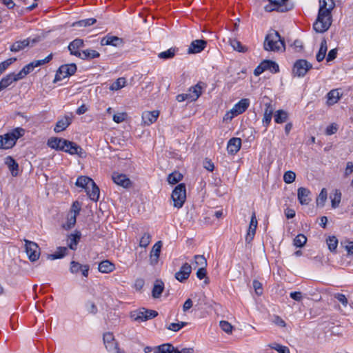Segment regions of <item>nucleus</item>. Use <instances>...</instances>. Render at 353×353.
Listing matches in <instances>:
<instances>
[{
  "label": "nucleus",
  "instance_id": "1",
  "mask_svg": "<svg viewBox=\"0 0 353 353\" xmlns=\"http://www.w3.org/2000/svg\"><path fill=\"white\" fill-rule=\"evenodd\" d=\"M328 3L319 5V13L316 21L313 23V29L316 32L323 33L330 27L332 22V10L335 7V3L327 0Z\"/></svg>",
  "mask_w": 353,
  "mask_h": 353
},
{
  "label": "nucleus",
  "instance_id": "2",
  "mask_svg": "<svg viewBox=\"0 0 353 353\" xmlns=\"http://www.w3.org/2000/svg\"><path fill=\"white\" fill-rule=\"evenodd\" d=\"M25 134V130L22 128H16L8 133L0 135V149L8 150L12 148L17 141Z\"/></svg>",
  "mask_w": 353,
  "mask_h": 353
},
{
  "label": "nucleus",
  "instance_id": "3",
  "mask_svg": "<svg viewBox=\"0 0 353 353\" xmlns=\"http://www.w3.org/2000/svg\"><path fill=\"white\" fill-rule=\"evenodd\" d=\"M263 48L266 51H279L281 48L285 49V43L279 33L276 30H273L265 36Z\"/></svg>",
  "mask_w": 353,
  "mask_h": 353
},
{
  "label": "nucleus",
  "instance_id": "4",
  "mask_svg": "<svg viewBox=\"0 0 353 353\" xmlns=\"http://www.w3.org/2000/svg\"><path fill=\"white\" fill-rule=\"evenodd\" d=\"M173 205L178 209L182 208L186 200V188L184 183H180L175 187L171 195Z\"/></svg>",
  "mask_w": 353,
  "mask_h": 353
},
{
  "label": "nucleus",
  "instance_id": "5",
  "mask_svg": "<svg viewBox=\"0 0 353 353\" xmlns=\"http://www.w3.org/2000/svg\"><path fill=\"white\" fill-rule=\"evenodd\" d=\"M76 70L77 66L74 63L61 65L56 73L54 83L61 81L62 79L74 74Z\"/></svg>",
  "mask_w": 353,
  "mask_h": 353
},
{
  "label": "nucleus",
  "instance_id": "6",
  "mask_svg": "<svg viewBox=\"0 0 353 353\" xmlns=\"http://www.w3.org/2000/svg\"><path fill=\"white\" fill-rule=\"evenodd\" d=\"M103 343L106 350L110 353H123L119 348L118 343L114 339L113 334L111 332H106L103 334Z\"/></svg>",
  "mask_w": 353,
  "mask_h": 353
},
{
  "label": "nucleus",
  "instance_id": "7",
  "mask_svg": "<svg viewBox=\"0 0 353 353\" xmlns=\"http://www.w3.org/2000/svg\"><path fill=\"white\" fill-rule=\"evenodd\" d=\"M157 315L158 312L155 310L143 308L142 310L138 312H134L132 314L131 317L135 321H145L156 317Z\"/></svg>",
  "mask_w": 353,
  "mask_h": 353
},
{
  "label": "nucleus",
  "instance_id": "8",
  "mask_svg": "<svg viewBox=\"0 0 353 353\" xmlns=\"http://www.w3.org/2000/svg\"><path fill=\"white\" fill-rule=\"evenodd\" d=\"M26 252L31 261H36L40 256V251L38 245L28 240H25Z\"/></svg>",
  "mask_w": 353,
  "mask_h": 353
},
{
  "label": "nucleus",
  "instance_id": "9",
  "mask_svg": "<svg viewBox=\"0 0 353 353\" xmlns=\"http://www.w3.org/2000/svg\"><path fill=\"white\" fill-rule=\"evenodd\" d=\"M308 70L307 61L305 59H299L294 63L292 73L295 77H302L307 74Z\"/></svg>",
  "mask_w": 353,
  "mask_h": 353
},
{
  "label": "nucleus",
  "instance_id": "10",
  "mask_svg": "<svg viewBox=\"0 0 353 353\" xmlns=\"http://www.w3.org/2000/svg\"><path fill=\"white\" fill-rule=\"evenodd\" d=\"M67 142L68 143L64 145V149L62 151L72 155L77 154L81 158L85 157V152L79 145L68 140H67Z\"/></svg>",
  "mask_w": 353,
  "mask_h": 353
},
{
  "label": "nucleus",
  "instance_id": "11",
  "mask_svg": "<svg viewBox=\"0 0 353 353\" xmlns=\"http://www.w3.org/2000/svg\"><path fill=\"white\" fill-rule=\"evenodd\" d=\"M112 179L114 183L124 188H130L132 187V183L125 174L114 172Z\"/></svg>",
  "mask_w": 353,
  "mask_h": 353
},
{
  "label": "nucleus",
  "instance_id": "12",
  "mask_svg": "<svg viewBox=\"0 0 353 353\" xmlns=\"http://www.w3.org/2000/svg\"><path fill=\"white\" fill-rule=\"evenodd\" d=\"M204 87V83L199 82L195 85L190 88L188 92V94H189V102L196 101L201 95Z\"/></svg>",
  "mask_w": 353,
  "mask_h": 353
},
{
  "label": "nucleus",
  "instance_id": "13",
  "mask_svg": "<svg viewBox=\"0 0 353 353\" xmlns=\"http://www.w3.org/2000/svg\"><path fill=\"white\" fill-rule=\"evenodd\" d=\"M191 272V265L188 263H185L181 267L180 270L175 273L174 277L179 282H183L189 278Z\"/></svg>",
  "mask_w": 353,
  "mask_h": 353
},
{
  "label": "nucleus",
  "instance_id": "14",
  "mask_svg": "<svg viewBox=\"0 0 353 353\" xmlns=\"http://www.w3.org/2000/svg\"><path fill=\"white\" fill-rule=\"evenodd\" d=\"M257 219L256 217L255 212H252L251 220L249 225V228L248 230L247 234L245 236V241L248 243H250L254 239V236L256 233V230L257 228Z\"/></svg>",
  "mask_w": 353,
  "mask_h": 353
},
{
  "label": "nucleus",
  "instance_id": "15",
  "mask_svg": "<svg viewBox=\"0 0 353 353\" xmlns=\"http://www.w3.org/2000/svg\"><path fill=\"white\" fill-rule=\"evenodd\" d=\"M159 116V110L145 111L142 113V121L143 125H150L154 123Z\"/></svg>",
  "mask_w": 353,
  "mask_h": 353
},
{
  "label": "nucleus",
  "instance_id": "16",
  "mask_svg": "<svg viewBox=\"0 0 353 353\" xmlns=\"http://www.w3.org/2000/svg\"><path fill=\"white\" fill-rule=\"evenodd\" d=\"M207 41L203 39H196L191 42L188 50V54H196L201 52L205 49Z\"/></svg>",
  "mask_w": 353,
  "mask_h": 353
},
{
  "label": "nucleus",
  "instance_id": "17",
  "mask_svg": "<svg viewBox=\"0 0 353 353\" xmlns=\"http://www.w3.org/2000/svg\"><path fill=\"white\" fill-rule=\"evenodd\" d=\"M162 247V242L157 241L152 247L150 254V262L152 265H156L159 262V258Z\"/></svg>",
  "mask_w": 353,
  "mask_h": 353
},
{
  "label": "nucleus",
  "instance_id": "18",
  "mask_svg": "<svg viewBox=\"0 0 353 353\" xmlns=\"http://www.w3.org/2000/svg\"><path fill=\"white\" fill-rule=\"evenodd\" d=\"M67 140L58 138V137H51L48 140V145L56 150L62 151L64 149V145L67 143Z\"/></svg>",
  "mask_w": 353,
  "mask_h": 353
},
{
  "label": "nucleus",
  "instance_id": "19",
  "mask_svg": "<svg viewBox=\"0 0 353 353\" xmlns=\"http://www.w3.org/2000/svg\"><path fill=\"white\" fill-rule=\"evenodd\" d=\"M123 44V39L117 36L107 35L101 40V46H119Z\"/></svg>",
  "mask_w": 353,
  "mask_h": 353
},
{
  "label": "nucleus",
  "instance_id": "20",
  "mask_svg": "<svg viewBox=\"0 0 353 353\" xmlns=\"http://www.w3.org/2000/svg\"><path fill=\"white\" fill-rule=\"evenodd\" d=\"M84 42L81 39H76L72 41L68 46V50L71 54L75 55L76 57H81V52L79 49L83 46Z\"/></svg>",
  "mask_w": 353,
  "mask_h": 353
},
{
  "label": "nucleus",
  "instance_id": "21",
  "mask_svg": "<svg viewBox=\"0 0 353 353\" xmlns=\"http://www.w3.org/2000/svg\"><path fill=\"white\" fill-rule=\"evenodd\" d=\"M72 119L69 116H64L60 119L55 125L54 130L55 132H60L65 130L71 123Z\"/></svg>",
  "mask_w": 353,
  "mask_h": 353
},
{
  "label": "nucleus",
  "instance_id": "22",
  "mask_svg": "<svg viewBox=\"0 0 353 353\" xmlns=\"http://www.w3.org/2000/svg\"><path fill=\"white\" fill-rule=\"evenodd\" d=\"M241 139L240 138H232L228 143L227 150L231 154H236L241 148Z\"/></svg>",
  "mask_w": 353,
  "mask_h": 353
},
{
  "label": "nucleus",
  "instance_id": "23",
  "mask_svg": "<svg viewBox=\"0 0 353 353\" xmlns=\"http://www.w3.org/2000/svg\"><path fill=\"white\" fill-rule=\"evenodd\" d=\"M5 164L8 166L13 176H17L18 175L19 165L12 157L8 156L5 158Z\"/></svg>",
  "mask_w": 353,
  "mask_h": 353
},
{
  "label": "nucleus",
  "instance_id": "24",
  "mask_svg": "<svg viewBox=\"0 0 353 353\" xmlns=\"http://www.w3.org/2000/svg\"><path fill=\"white\" fill-rule=\"evenodd\" d=\"M249 105L250 101L248 99H242L232 109L234 110V114L239 115L244 112L249 107Z\"/></svg>",
  "mask_w": 353,
  "mask_h": 353
},
{
  "label": "nucleus",
  "instance_id": "25",
  "mask_svg": "<svg viewBox=\"0 0 353 353\" xmlns=\"http://www.w3.org/2000/svg\"><path fill=\"white\" fill-rule=\"evenodd\" d=\"M87 194L89 198L94 201H97L99 198V188L96 185V183L93 181V183L90 185V188L86 190Z\"/></svg>",
  "mask_w": 353,
  "mask_h": 353
},
{
  "label": "nucleus",
  "instance_id": "26",
  "mask_svg": "<svg viewBox=\"0 0 353 353\" xmlns=\"http://www.w3.org/2000/svg\"><path fill=\"white\" fill-rule=\"evenodd\" d=\"M341 97V94L338 89L332 90L327 94V103L332 105L338 102Z\"/></svg>",
  "mask_w": 353,
  "mask_h": 353
},
{
  "label": "nucleus",
  "instance_id": "27",
  "mask_svg": "<svg viewBox=\"0 0 353 353\" xmlns=\"http://www.w3.org/2000/svg\"><path fill=\"white\" fill-rule=\"evenodd\" d=\"M114 264H113L108 260L101 261L98 266L99 271L105 274L112 272L114 270Z\"/></svg>",
  "mask_w": 353,
  "mask_h": 353
},
{
  "label": "nucleus",
  "instance_id": "28",
  "mask_svg": "<svg viewBox=\"0 0 353 353\" xmlns=\"http://www.w3.org/2000/svg\"><path fill=\"white\" fill-rule=\"evenodd\" d=\"M341 192L339 190L335 189L330 194V199L331 200V205L332 208H336L339 206L341 201Z\"/></svg>",
  "mask_w": 353,
  "mask_h": 353
},
{
  "label": "nucleus",
  "instance_id": "29",
  "mask_svg": "<svg viewBox=\"0 0 353 353\" xmlns=\"http://www.w3.org/2000/svg\"><path fill=\"white\" fill-rule=\"evenodd\" d=\"M93 181H94L88 176H81L77 179L75 185L77 187L83 188L86 190L90 188V185L93 183Z\"/></svg>",
  "mask_w": 353,
  "mask_h": 353
},
{
  "label": "nucleus",
  "instance_id": "30",
  "mask_svg": "<svg viewBox=\"0 0 353 353\" xmlns=\"http://www.w3.org/2000/svg\"><path fill=\"white\" fill-rule=\"evenodd\" d=\"M81 234L79 231H76L70 234L68 239V245L71 250H76V246L81 239Z\"/></svg>",
  "mask_w": 353,
  "mask_h": 353
},
{
  "label": "nucleus",
  "instance_id": "31",
  "mask_svg": "<svg viewBox=\"0 0 353 353\" xmlns=\"http://www.w3.org/2000/svg\"><path fill=\"white\" fill-rule=\"evenodd\" d=\"M164 289V283L161 280H156L152 291L153 298L157 299L160 297Z\"/></svg>",
  "mask_w": 353,
  "mask_h": 353
},
{
  "label": "nucleus",
  "instance_id": "32",
  "mask_svg": "<svg viewBox=\"0 0 353 353\" xmlns=\"http://www.w3.org/2000/svg\"><path fill=\"white\" fill-rule=\"evenodd\" d=\"M265 105L266 108L263 114V123L267 127L271 121L274 108L270 103H267Z\"/></svg>",
  "mask_w": 353,
  "mask_h": 353
},
{
  "label": "nucleus",
  "instance_id": "33",
  "mask_svg": "<svg viewBox=\"0 0 353 353\" xmlns=\"http://www.w3.org/2000/svg\"><path fill=\"white\" fill-rule=\"evenodd\" d=\"M30 44V39H26L23 41H18L14 43L11 47L10 50L14 52H19L20 50H23L26 47L28 46Z\"/></svg>",
  "mask_w": 353,
  "mask_h": 353
},
{
  "label": "nucleus",
  "instance_id": "34",
  "mask_svg": "<svg viewBox=\"0 0 353 353\" xmlns=\"http://www.w3.org/2000/svg\"><path fill=\"white\" fill-rule=\"evenodd\" d=\"M327 50V41L325 39L321 41V46L318 53L316 54V60L320 62L323 61L325 57Z\"/></svg>",
  "mask_w": 353,
  "mask_h": 353
},
{
  "label": "nucleus",
  "instance_id": "35",
  "mask_svg": "<svg viewBox=\"0 0 353 353\" xmlns=\"http://www.w3.org/2000/svg\"><path fill=\"white\" fill-rule=\"evenodd\" d=\"M298 200L301 205H307L308 191L305 188H299L297 192Z\"/></svg>",
  "mask_w": 353,
  "mask_h": 353
},
{
  "label": "nucleus",
  "instance_id": "36",
  "mask_svg": "<svg viewBox=\"0 0 353 353\" xmlns=\"http://www.w3.org/2000/svg\"><path fill=\"white\" fill-rule=\"evenodd\" d=\"M99 56V52L92 49H87L81 52V57H79L82 59H92L98 58Z\"/></svg>",
  "mask_w": 353,
  "mask_h": 353
},
{
  "label": "nucleus",
  "instance_id": "37",
  "mask_svg": "<svg viewBox=\"0 0 353 353\" xmlns=\"http://www.w3.org/2000/svg\"><path fill=\"white\" fill-rule=\"evenodd\" d=\"M288 117V114L287 112L283 110H279L275 112L274 121L277 123H283L287 121Z\"/></svg>",
  "mask_w": 353,
  "mask_h": 353
},
{
  "label": "nucleus",
  "instance_id": "38",
  "mask_svg": "<svg viewBox=\"0 0 353 353\" xmlns=\"http://www.w3.org/2000/svg\"><path fill=\"white\" fill-rule=\"evenodd\" d=\"M125 84L126 80L125 78H119L110 86V90L112 91L119 90L125 87Z\"/></svg>",
  "mask_w": 353,
  "mask_h": 353
},
{
  "label": "nucleus",
  "instance_id": "39",
  "mask_svg": "<svg viewBox=\"0 0 353 353\" xmlns=\"http://www.w3.org/2000/svg\"><path fill=\"white\" fill-rule=\"evenodd\" d=\"M14 81V79L12 77V74L10 73L4 77L0 81V92L8 87Z\"/></svg>",
  "mask_w": 353,
  "mask_h": 353
},
{
  "label": "nucleus",
  "instance_id": "40",
  "mask_svg": "<svg viewBox=\"0 0 353 353\" xmlns=\"http://www.w3.org/2000/svg\"><path fill=\"white\" fill-rule=\"evenodd\" d=\"M262 62L266 63L265 70H269L272 73H276L279 71V65L276 62L270 60H264Z\"/></svg>",
  "mask_w": 353,
  "mask_h": 353
},
{
  "label": "nucleus",
  "instance_id": "41",
  "mask_svg": "<svg viewBox=\"0 0 353 353\" xmlns=\"http://www.w3.org/2000/svg\"><path fill=\"white\" fill-rule=\"evenodd\" d=\"M183 179V175L179 172H173L168 176V181L170 184L174 185L179 183Z\"/></svg>",
  "mask_w": 353,
  "mask_h": 353
},
{
  "label": "nucleus",
  "instance_id": "42",
  "mask_svg": "<svg viewBox=\"0 0 353 353\" xmlns=\"http://www.w3.org/2000/svg\"><path fill=\"white\" fill-rule=\"evenodd\" d=\"M67 248L59 247L57 248V251L54 254L48 255V258L52 260L61 259L65 256Z\"/></svg>",
  "mask_w": 353,
  "mask_h": 353
},
{
  "label": "nucleus",
  "instance_id": "43",
  "mask_svg": "<svg viewBox=\"0 0 353 353\" xmlns=\"http://www.w3.org/2000/svg\"><path fill=\"white\" fill-rule=\"evenodd\" d=\"M230 43L234 50L240 52H245L248 50V48L243 46L241 43L236 39H232Z\"/></svg>",
  "mask_w": 353,
  "mask_h": 353
},
{
  "label": "nucleus",
  "instance_id": "44",
  "mask_svg": "<svg viewBox=\"0 0 353 353\" xmlns=\"http://www.w3.org/2000/svg\"><path fill=\"white\" fill-rule=\"evenodd\" d=\"M96 21L97 20L94 18L87 19L73 23L72 26L87 27L94 24Z\"/></svg>",
  "mask_w": 353,
  "mask_h": 353
},
{
  "label": "nucleus",
  "instance_id": "45",
  "mask_svg": "<svg viewBox=\"0 0 353 353\" xmlns=\"http://www.w3.org/2000/svg\"><path fill=\"white\" fill-rule=\"evenodd\" d=\"M175 348L170 344L166 343L158 347V350L154 353H174Z\"/></svg>",
  "mask_w": 353,
  "mask_h": 353
},
{
  "label": "nucleus",
  "instance_id": "46",
  "mask_svg": "<svg viewBox=\"0 0 353 353\" xmlns=\"http://www.w3.org/2000/svg\"><path fill=\"white\" fill-rule=\"evenodd\" d=\"M327 198V192L325 188H323L316 199L318 206H323Z\"/></svg>",
  "mask_w": 353,
  "mask_h": 353
},
{
  "label": "nucleus",
  "instance_id": "47",
  "mask_svg": "<svg viewBox=\"0 0 353 353\" xmlns=\"http://www.w3.org/2000/svg\"><path fill=\"white\" fill-rule=\"evenodd\" d=\"M268 346L271 349L277 351L279 353H290V350L288 347L281 345L276 343H270Z\"/></svg>",
  "mask_w": 353,
  "mask_h": 353
},
{
  "label": "nucleus",
  "instance_id": "48",
  "mask_svg": "<svg viewBox=\"0 0 353 353\" xmlns=\"http://www.w3.org/2000/svg\"><path fill=\"white\" fill-rule=\"evenodd\" d=\"M327 245L328 246L329 250L331 252H334L336 250L338 245V239L336 236H329L326 240Z\"/></svg>",
  "mask_w": 353,
  "mask_h": 353
},
{
  "label": "nucleus",
  "instance_id": "49",
  "mask_svg": "<svg viewBox=\"0 0 353 353\" xmlns=\"http://www.w3.org/2000/svg\"><path fill=\"white\" fill-rule=\"evenodd\" d=\"M307 237L302 234H298L294 239V245L296 247H302L307 243Z\"/></svg>",
  "mask_w": 353,
  "mask_h": 353
},
{
  "label": "nucleus",
  "instance_id": "50",
  "mask_svg": "<svg viewBox=\"0 0 353 353\" xmlns=\"http://www.w3.org/2000/svg\"><path fill=\"white\" fill-rule=\"evenodd\" d=\"M151 235L148 232H145L140 239L139 246L146 248L150 243Z\"/></svg>",
  "mask_w": 353,
  "mask_h": 353
},
{
  "label": "nucleus",
  "instance_id": "51",
  "mask_svg": "<svg viewBox=\"0 0 353 353\" xmlns=\"http://www.w3.org/2000/svg\"><path fill=\"white\" fill-rule=\"evenodd\" d=\"M176 52L175 48H171L166 51L162 52L159 54L158 57L160 59H167L172 58Z\"/></svg>",
  "mask_w": 353,
  "mask_h": 353
},
{
  "label": "nucleus",
  "instance_id": "52",
  "mask_svg": "<svg viewBox=\"0 0 353 353\" xmlns=\"http://www.w3.org/2000/svg\"><path fill=\"white\" fill-rule=\"evenodd\" d=\"M296 179V174L293 171H287L284 173L283 180L286 183H292Z\"/></svg>",
  "mask_w": 353,
  "mask_h": 353
},
{
  "label": "nucleus",
  "instance_id": "53",
  "mask_svg": "<svg viewBox=\"0 0 353 353\" xmlns=\"http://www.w3.org/2000/svg\"><path fill=\"white\" fill-rule=\"evenodd\" d=\"M194 263L196 265L201 266V268H205L207 265V261L203 255H195Z\"/></svg>",
  "mask_w": 353,
  "mask_h": 353
},
{
  "label": "nucleus",
  "instance_id": "54",
  "mask_svg": "<svg viewBox=\"0 0 353 353\" xmlns=\"http://www.w3.org/2000/svg\"><path fill=\"white\" fill-rule=\"evenodd\" d=\"M17 60L16 58H10L0 63V74H2L7 68Z\"/></svg>",
  "mask_w": 353,
  "mask_h": 353
},
{
  "label": "nucleus",
  "instance_id": "55",
  "mask_svg": "<svg viewBox=\"0 0 353 353\" xmlns=\"http://www.w3.org/2000/svg\"><path fill=\"white\" fill-rule=\"evenodd\" d=\"M187 324L186 322L172 323L168 327V329L174 332H177Z\"/></svg>",
  "mask_w": 353,
  "mask_h": 353
},
{
  "label": "nucleus",
  "instance_id": "56",
  "mask_svg": "<svg viewBox=\"0 0 353 353\" xmlns=\"http://www.w3.org/2000/svg\"><path fill=\"white\" fill-rule=\"evenodd\" d=\"M334 299H336L339 302H340L343 306L346 307L348 304V301L346 296L341 293H336L334 295Z\"/></svg>",
  "mask_w": 353,
  "mask_h": 353
},
{
  "label": "nucleus",
  "instance_id": "57",
  "mask_svg": "<svg viewBox=\"0 0 353 353\" xmlns=\"http://www.w3.org/2000/svg\"><path fill=\"white\" fill-rule=\"evenodd\" d=\"M127 113L126 112H121L117 114L113 115V121L117 123H120L123 122L127 119Z\"/></svg>",
  "mask_w": 353,
  "mask_h": 353
},
{
  "label": "nucleus",
  "instance_id": "58",
  "mask_svg": "<svg viewBox=\"0 0 353 353\" xmlns=\"http://www.w3.org/2000/svg\"><path fill=\"white\" fill-rule=\"evenodd\" d=\"M52 54H50L48 56H47L45 59L32 61V63L33 64L34 68H36V67H38V66H40L41 65L48 63L52 59Z\"/></svg>",
  "mask_w": 353,
  "mask_h": 353
},
{
  "label": "nucleus",
  "instance_id": "59",
  "mask_svg": "<svg viewBox=\"0 0 353 353\" xmlns=\"http://www.w3.org/2000/svg\"><path fill=\"white\" fill-rule=\"evenodd\" d=\"M220 327L226 333H231L232 331V325L225 321H220Z\"/></svg>",
  "mask_w": 353,
  "mask_h": 353
},
{
  "label": "nucleus",
  "instance_id": "60",
  "mask_svg": "<svg viewBox=\"0 0 353 353\" xmlns=\"http://www.w3.org/2000/svg\"><path fill=\"white\" fill-rule=\"evenodd\" d=\"M83 266V265H81L78 262H76V261H72L70 263V272L72 274H77V273H78L81 270Z\"/></svg>",
  "mask_w": 353,
  "mask_h": 353
},
{
  "label": "nucleus",
  "instance_id": "61",
  "mask_svg": "<svg viewBox=\"0 0 353 353\" xmlns=\"http://www.w3.org/2000/svg\"><path fill=\"white\" fill-rule=\"evenodd\" d=\"M338 130V126L335 123L328 125L325 129V134L327 135H332L335 134Z\"/></svg>",
  "mask_w": 353,
  "mask_h": 353
},
{
  "label": "nucleus",
  "instance_id": "62",
  "mask_svg": "<svg viewBox=\"0 0 353 353\" xmlns=\"http://www.w3.org/2000/svg\"><path fill=\"white\" fill-rule=\"evenodd\" d=\"M253 288L255 290V292L258 295H261L263 293L262 284L257 280L253 281Z\"/></svg>",
  "mask_w": 353,
  "mask_h": 353
},
{
  "label": "nucleus",
  "instance_id": "63",
  "mask_svg": "<svg viewBox=\"0 0 353 353\" xmlns=\"http://www.w3.org/2000/svg\"><path fill=\"white\" fill-rule=\"evenodd\" d=\"M77 215L70 214V216L68 217V221L66 223L67 228H71L76 223Z\"/></svg>",
  "mask_w": 353,
  "mask_h": 353
},
{
  "label": "nucleus",
  "instance_id": "64",
  "mask_svg": "<svg viewBox=\"0 0 353 353\" xmlns=\"http://www.w3.org/2000/svg\"><path fill=\"white\" fill-rule=\"evenodd\" d=\"M352 173H353V163L349 161L346 164V168H345V172H344L345 176H348L350 174H352Z\"/></svg>",
  "mask_w": 353,
  "mask_h": 353
}]
</instances>
